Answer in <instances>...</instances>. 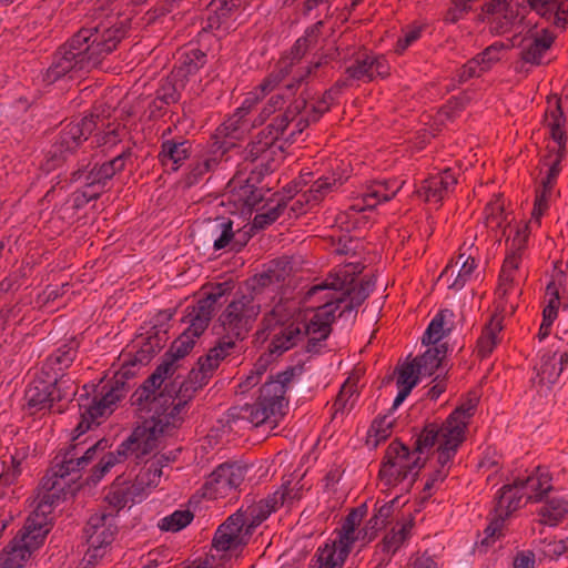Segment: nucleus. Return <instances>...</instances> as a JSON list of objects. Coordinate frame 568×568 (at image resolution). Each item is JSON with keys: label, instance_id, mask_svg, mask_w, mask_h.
Segmentation results:
<instances>
[{"label": "nucleus", "instance_id": "0e129e2a", "mask_svg": "<svg viewBox=\"0 0 568 568\" xmlns=\"http://www.w3.org/2000/svg\"><path fill=\"white\" fill-rule=\"evenodd\" d=\"M392 427L393 422L388 420L387 416L374 419L367 433V442L377 446L381 442L386 440L390 436Z\"/></svg>", "mask_w": 568, "mask_h": 568}, {"label": "nucleus", "instance_id": "f8f14e48", "mask_svg": "<svg viewBox=\"0 0 568 568\" xmlns=\"http://www.w3.org/2000/svg\"><path fill=\"white\" fill-rule=\"evenodd\" d=\"M98 119L99 114L92 112L78 121L65 124L47 154L44 164L47 170L60 166L70 155L74 154L80 145L98 129Z\"/></svg>", "mask_w": 568, "mask_h": 568}, {"label": "nucleus", "instance_id": "c756f323", "mask_svg": "<svg viewBox=\"0 0 568 568\" xmlns=\"http://www.w3.org/2000/svg\"><path fill=\"white\" fill-rule=\"evenodd\" d=\"M57 393V382H47L43 379L32 382L24 393V399L31 414L41 410H50L55 399H61Z\"/></svg>", "mask_w": 568, "mask_h": 568}, {"label": "nucleus", "instance_id": "c03bdc74", "mask_svg": "<svg viewBox=\"0 0 568 568\" xmlns=\"http://www.w3.org/2000/svg\"><path fill=\"white\" fill-rule=\"evenodd\" d=\"M544 122L549 129L552 140L558 143V146L565 145L566 133L564 131V126L566 123V116L561 108L560 99L548 101Z\"/></svg>", "mask_w": 568, "mask_h": 568}, {"label": "nucleus", "instance_id": "e433bc0d", "mask_svg": "<svg viewBox=\"0 0 568 568\" xmlns=\"http://www.w3.org/2000/svg\"><path fill=\"white\" fill-rule=\"evenodd\" d=\"M526 497L515 479L513 484L504 485L496 498L494 513L506 520V518L520 508L523 498Z\"/></svg>", "mask_w": 568, "mask_h": 568}, {"label": "nucleus", "instance_id": "c9c22d12", "mask_svg": "<svg viewBox=\"0 0 568 568\" xmlns=\"http://www.w3.org/2000/svg\"><path fill=\"white\" fill-rule=\"evenodd\" d=\"M395 374L398 394L394 399L392 410H395L406 399L412 389L418 384L422 376L414 361L398 365L395 369Z\"/></svg>", "mask_w": 568, "mask_h": 568}, {"label": "nucleus", "instance_id": "864d4df0", "mask_svg": "<svg viewBox=\"0 0 568 568\" xmlns=\"http://www.w3.org/2000/svg\"><path fill=\"white\" fill-rule=\"evenodd\" d=\"M568 514V500L560 497H551L538 510L540 523L555 526Z\"/></svg>", "mask_w": 568, "mask_h": 568}, {"label": "nucleus", "instance_id": "de8ad7c7", "mask_svg": "<svg viewBox=\"0 0 568 568\" xmlns=\"http://www.w3.org/2000/svg\"><path fill=\"white\" fill-rule=\"evenodd\" d=\"M501 329V318L493 316L489 323L484 326L481 334L477 339V356H479L483 359L488 357L493 353V351L500 341L499 334Z\"/></svg>", "mask_w": 568, "mask_h": 568}, {"label": "nucleus", "instance_id": "f257e3e1", "mask_svg": "<svg viewBox=\"0 0 568 568\" xmlns=\"http://www.w3.org/2000/svg\"><path fill=\"white\" fill-rule=\"evenodd\" d=\"M128 28L120 22H99L81 28L53 54L50 67L42 75L47 84H53L70 73L98 68L125 38Z\"/></svg>", "mask_w": 568, "mask_h": 568}, {"label": "nucleus", "instance_id": "423d86ee", "mask_svg": "<svg viewBox=\"0 0 568 568\" xmlns=\"http://www.w3.org/2000/svg\"><path fill=\"white\" fill-rule=\"evenodd\" d=\"M62 489L49 478H42L36 497V507L32 514L27 518L22 529L17 536L32 551L37 550L44 541L49 528V515L53 508L64 499Z\"/></svg>", "mask_w": 568, "mask_h": 568}, {"label": "nucleus", "instance_id": "72a5a7b5", "mask_svg": "<svg viewBox=\"0 0 568 568\" xmlns=\"http://www.w3.org/2000/svg\"><path fill=\"white\" fill-rule=\"evenodd\" d=\"M206 234L213 244L215 251L230 247L232 251H239L240 246L234 242L233 221L221 216L206 224Z\"/></svg>", "mask_w": 568, "mask_h": 568}, {"label": "nucleus", "instance_id": "3c124183", "mask_svg": "<svg viewBox=\"0 0 568 568\" xmlns=\"http://www.w3.org/2000/svg\"><path fill=\"white\" fill-rule=\"evenodd\" d=\"M446 352L447 347L445 345L430 347L424 354L416 356L413 361L422 375L432 376L442 365Z\"/></svg>", "mask_w": 568, "mask_h": 568}, {"label": "nucleus", "instance_id": "2f4dec72", "mask_svg": "<svg viewBox=\"0 0 568 568\" xmlns=\"http://www.w3.org/2000/svg\"><path fill=\"white\" fill-rule=\"evenodd\" d=\"M367 513L365 504L353 508L347 516L343 519L342 526L336 530V540L339 545L352 550L355 541L365 539L367 537L366 529H358L363 518Z\"/></svg>", "mask_w": 568, "mask_h": 568}, {"label": "nucleus", "instance_id": "69168bd1", "mask_svg": "<svg viewBox=\"0 0 568 568\" xmlns=\"http://www.w3.org/2000/svg\"><path fill=\"white\" fill-rule=\"evenodd\" d=\"M128 457V454L122 452V444H120L115 452L108 453L101 458L94 467V477L101 479L114 465L125 460Z\"/></svg>", "mask_w": 568, "mask_h": 568}, {"label": "nucleus", "instance_id": "aec40b11", "mask_svg": "<svg viewBox=\"0 0 568 568\" xmlns=\"http://www.w3.org/2000/svg\"><path fill=\"white\" fill-rule=\"evenodd\" d=\"M247 468L236 463L219 465L204 483L203 496L209 499L225 498L234 495L244 481Z\"/></svg>", "mask_w": 568, "mask_h": 568}, {"label": "nucleus", "instance_id": "052dcab7", "mask_svg": "<svg viewBox=\"0 0 568 568\" xmlns=\"http://www.w3.org/2000/svg\"><path fill=\"white\" fill-rule=\"evenodd\" d=\"M194 515L189 509L175 510L169 516L159 520L158 527L162 531L178 532L185 528L193 520Z\"/></svg>", "mask_w": 568, "mask_h": 568}, {"label": "nucleus", "instance_id": "6e6552de", "mask_svg": "<svg viewBox=\"0 0 568 568\" xmlns=\"http://www.w3.org/2000/svg\"><path fill=\"white\" fill-rule=\"evenodd\" d=\"M301 333V324L293 320L286 303L280 302L264 315L256 337L261 341L271 338L267 349L271 355L278 356L296 344Z\"/></svg>", "mask_w": 568, "mask_h": 568}, {"label": "nucleus", "instance_id": "37998d69", "mask_svg": "<svg viewBox=\"0 0 568 568\" xmlns=\"http://www.w3.org/2000/svg\"><path fill=\"white\" fill-rule=\"evenodd\" d=\"M235 341L236 339L226 337L225 335L216 346L209 351L205 357L199 358L197 369L211 379L213 372L219 367L220 362L224 359L230 354V349L235 346Z\"/></svg>", "mask_w": 568, "mask_h": 568}, {"label": "nucleus", "instance_id": "6e6d98bb", "mask_svg": "<svg viewBox=\"0 0 568 568\" xmlns=\"http://www.w3.org/2000/svg\"><path fill=\"white\" fill-rule=\"evenodd\" d=\"M245 126L239 118L231 115L216 128L210 142H225L230 144L231 149L234 146L233 140H237L243 135Z\"/></svg>", "mask_w": 568, "mask_h": 568}, {"label": "nucleus", "instance_id": "a211bd4d", "mask_svg": "<svg viewBox=\"0 0 568 568\" xmlns=\"http://www.w3.org/2000/svg\"><path fill=\"white\" fill-rule=\"evenodd\" d=\"M174 427L161 415L155 416L153 422L145 419L143 425L134 428L132 434L122 442V452L128 456L141 459L151 454L158 447L159 437L169 434Z\"/></svg>", "mask_w": 568, "mask_h": 568}, {"label": "nucleus", "instance_id": "20e7f679", "mask_svg": "<svg viewBox=\"0 0 568 568\" xmlns=\"http://www.w3.org/2000/svg\"><path fill=\"white\" fill-rule=\"evenodd\" d=\"M293 129V121L284 111L272 122L255 134L243 151L245 162L252 164L251 180L258 181L265 174L273 172L283 160L284 146L281 140H287Z\"/></svg>", "mask_w": 568, "mask_h": 568}, {"label": "nucleus", "instance_id": "4c0bfd02", "mask_svg": "<svg viewBox=\"0 0 568 568\" xmlns=\"http://www.w3.org/2000/svg\"><path fill=\"white\" fill-rule=\"evenodd\" d=\"M526 497L515 479L513 484L504 485L496 498L494 513L506 520V518L520 508L523 498Z\"/></svg>", "mask_w": 568, "mask_h": 568}, {"label": "nucleus", "instance_id": "603ef678", "mask_svg": "<svg viewBox=\"0 0 568 568\" xmlns=\"http://www.w3.org/2000/svg\"><path fill=\"white\" fill-rule=\"evenodd\" d=\"M79 344L75 339H70L68 343L57 348L48 358L47 364L55 373L63 372L69 368L78 355Z\"/></svg>", "mask_w": 568, "mask_h": 568}, {"label": "nucleus", "instance_id": "7ed1b4c3", "mask_svg": "<svg viewBox=\"0 0 568 568\" xmlns=\"http://www.w3.org/2000/svg\"><path fill=\"white\" fill-rule=\"evenodd\" d=\"M303 373L304 365L297 364L286 367L275 376H270L260 388L256 402L233 408L232 416L247 420L254 426L267 422L276 424L278 418L285 415L288 405L287 389Z\"/></svg>", "mask_w": 568, "mask_h": 568}, {"label": "nucleus", "instance_id": "79ce46f5", "mask_svg": "<svg viewBox=\"0 0 568 568\" xmlns=\"http://www.w3.org/2000/svg\"><path fill=\"white\" fill-rule=\"evenodd\" d=\"M351 549L339 545L336 540L326 542L324 546L318 547L315 558V568H343Z\"/></svg>", "mask_w": 568, "mask_h": 568}, {"label": "nucleus", "instance_id": "2eb2a0df", "mask_svg": "<svg viewBox=\"0 0 568 568\" xmlns=\"http://www.w3.org/2000/svg\"><path fill=\"white\" fill-rule=\"evenodd\" d=\"M338 97L339 95L329 88L323 93L321 99L310 103V94L303 91L285 110L288 118L293 121V129L287 140L296 141L297 136L301 135L306 128L320 121L323 114L329 111Z\"/></svg>", "mask_w": 568, "mask_h": 568}, {"label": "nucleus", "instance_id": "393cba45", "mask_svg": "<svg viewBox=\"0 0 568 568\" xmlns=\"http://www.w3.org/2000/svg\"><path fill=\"white\" fill-rule=\"evenodd\" d=\"M400 187L402 185L396 180L375 181L366 187L361 196L355 199L347 212L359 213L374 209L379 203L392 200Z\"/></svg>", "mask_w": 568, "mask_h": 568}, {"label": "nucleus", "instance_id": "8fccbe9b", "mask_svg": "<svg viewBox=\"0 0 568 568\" xmlns=\"http://www.w3.org/2000/svg\"><path fill=\"white\" fill-rule=\"evenodd\" d=\"M33 551L16 536L0 557V568H23Z\"/></svg>", "mask_w": 568, "mask_h": 568}, {"label": "nucleus", "instance_id": "6ab92c4d", "mask_svg": "<svg viewBox=\"0 0 568 568\" xmlns=\"http://www.w3.org/2000/svg\"><path fill=\"white\" fill-rule=\"evenodd\" d=\"M230 144L225 142H209L200 152L192 154L191 162L183 174L184 186L192 187L204 180L205 175L214 172L226 160Z\"/></svg>", "mask_w": 568, "mask_h": 568}, {"label": "nucleus", "instance_id": "bb28decb", "mask_svg": "<svg viewBox=\"0 0 568 568\" xmlns=\"http://www.w3.org/2000/svg\"><path fill=\"white\" fill-rule=\"evenodd\" d=\"M219 291L207 294L204 298L197 301L194 306L186 308L185 321L189 323L186 328L193 336L200 337L207 328L215 308L217 300L222 296L223 291L219 285Z\"/></svg>", "mask_w": 568, "mask_h": 568}, {"label": "nucleus", "instance_id": "4d7b16f0", "mask_svg": "<svg viewBox=\"0 0 568 568\" xmlns=\"http://www.w3.org/2000/svg\"><path fill=\"white\" fill-rule=\"evenodd\" d=\"M448 316H453V312L449 310H442L435 315L423 335V344L435 345L446 336L450 331V328H445V322Z\"/></svg>", "mask_w": 568, "mask_h": 568}, {"label": "nucleus", "instance_id": "473e14b6", "mask_svg": "<svg viewBox=\"0 0 568 568\" xmlns=\"http://www.w3.org/2000/svg\"><path fill=\"white\" fill-rule=\"evenodd\" d=\"M528 501L539 503L552 489V477L546 468L536 467L529 475L516 478Z\"/></svg>", "mask_w": 568, "mask_h": 568}, {"label": "nucleus", "instance_id": "9d476101", "mask_svg": "<svg viewBox=\"0 0 568 568\" xmlns=\"http://www.w3.org/2000/svg\"><path fill=\"white\" fill-rule=\"evenodd\" d=\"M423 465L420 456H415L407 446L394 440L387 447L379 477L385 485L394 487L402 485V490L408 491Z\"/></svg>", "mask_w": 568, "mask_h": 568}, {"label": "nucleus", "instance_id": "f3484780", "mask_svg": "<svg viewBox=\"0 0 568 568\" xmlns=\"http://www.w3.org/2000/svg\"><path fill=\"white\" fill-rule=\"evenodd\" d=\"M83 532L89 546L84 558L89 561L102 558L118 532L115 514L104 509L91 515Z\"/></svg>", "mask_w": 568, "mask_h": 568}, {"label": "nucleus", "instance_id": "774afa93", "mask_svg": "<svg viewBox=\"0 0 568 568\" xmlns=\"http://www.w3.org/2000/svg\"><path fill=\"white\" fill-rule=\"evenodd\" d=\"M505 49V44L503 42H494L489 47H487L483 52L476 55V59H479V63L481 64V70L486 72L491 68L494 63L500 60V52Z\"/></svg>", "mask_w": 568, "mask_h": 568}, {"label": "nucleus", "instance_id": "dca6fc26", "mask_svg": "<svg viewBox=\"0 0 568 568\" xmlns=\"http://www.w3.org/2000/svg\"><path fill=\"white\" fill-rule=\"evenodd\" d=\"M209 381L201 371L193 368L182 382H179L176 377L174 381L165 384V393L170 395L169 410L166 409L161 416L170 422L174 428L179 427L183 422L186 405Z\"/></svg>", "mask_w": 568, "mask_h": 568}, {"label": "nucleus", "instance_id": "bf43d9fd", "mask_svg": "<svg viewBox=\"0 0 568 568\" xmlns=\"http://www.w3.org/2000/svg\"><path fill=\"white\" fill-rule=\"evenodd\" d=\"M263 209H266L263 212H258L255 214L253 219V225L256 229H265L266 226L274 223L286 209V202L284 199H274L271 200L270 203H266Z\"/></svg>", "mask_w": 568, "mask_h": 568}, {"label": "nucleus", "instance_id": "49530a36", "mask_svg": "<svg viewBox=\"0 0 568 568\" xmlns=\"http://www.w3.org/2000/svg\"><path fill=\"white\" fill-rule=\"evenodd\" d=\"M344 180L342 175L332 173L331 175H323L318 178L310 186L307 191L303 192L306 203L318 204L328 193L337 190L343 185Z\"/></svg>", "mask_w": 568, "mask_h": 568}, {"label": "nucleus", "instance_id": "a18cd8bd", "mask_svg": "<svg viewBox=\"0 0 568 568\" xmlns=\"http://www.w3.org/2000/svg\"><path fill=\"white\" fill-rule=\"evenodd\" d=\"M165 335L166 332H155L153 334H148L145 337L141 335L135 341L138 349L133 355V358L139 363L140 366L146 365L154 357V355L164 347L166 342Z\"/></svg>", "mask_w": 568, "mask_h": 568}, {"label": "nucleus", "instance_id": "338daca9", "mask_svg": "<svg viewBox=\"0 0 568 568\" xmlns=\"http://www.w3.org/2000/svg\"><path fill=\"white\" fill-rule=\"evenodd\" d=\"M333 251L339 255H355L361 247V240L348 234H342L336 240L332 236Z\"/></svg>", "mask_w": 568, "mask_h": 568}, {"label": "nucleus", "instance_id": "b1692460", "mask_svg": "<svg viewBox=\"0 0 568 568\" xmlns=\"http://www.w3.org/2000/svg\"><path fill=\"white\" fill-rule=\"evenodd\" d=\"M397 526L398 527L392 528V530L377 544L373 557V561L376 562L374 568L387 567L392 561L393 556L410 538L414 527L413 518Z\"/></svg>", "mask_w": 568, "mask_h": 568}, {"label": "nucleus", "instance_id": "9b49d317", "mask_svg": "<svg viewBox=\"0 0 568 568\" xmlns=\"http://www.w3.org/2000/svg\"><path fill=\"white\" fill-rule=\"evenodd\" d=\"M133 159L132 145H125L122 151L113 159L103 162L102 164H94L91 169V161L83 159L79 162L78 169L71 173L70 180L72 182L82 181L84 185L90 187H98L95 192L83 191V202L89 203L90 201L100 197L105 184L119 172H122L129 162Z\"/></svg>", "mask_w": 568, "mask_h": 568}, {"label": "nucleus", "instance_id": "ddd939ff", "mask_svg": "<svg viewBox=\"0 0 568 568\" xmlns=\"http://www.w3.org/2000/svg\"><path fill=\"white\" fill-rule=\"evenodd\" d=\"M126 393L128 387L119 386L110 381L102 386L99 396H94L92 399L85 397V402L82 400L79 403L81 419L74 428L72 440H78L93 425H100V418L109 416L114 410L118 402H120Z\"/></svg>", "mask_w": 568, "mask_h": 568}, {"label": "nucleus", "instance_id": "58836bf2", "mask_svg": "<svg viewBox=\"0 0 568 568\" xmlns=\"http://www.w3.org/2000/svg\"><path fill=\"white\" fill-rule=\"evenodd\" d=\"M196 336L185 329L171 345L169 351L164 354L161 364H168V375L171 377L179 368V359L186 356L195 344Z\"/></svg>", "mask_w": 568, "mask_h": 568}, {"label": "nucleus", "instance_id": "412c9836", "mask_svg": "<svg viewBox=\"0 0 568 568\" xmlns=\"http://www.w3.org/2000/svg\"><path fill=\"white\" fill-rule=\"evenodd\" d=\"M450 439V436L446 434L445 422L442 425L430 423L416 436L412 452L415 453V456H419L437 445V463L439 466L447 467L459 448V446L452 447L447 444Z\"/></svg>", "mask_w": 568, "mask_h": 568}, {"label": "nucleus", "instance_id": "5701e85b", "mask_svg": "<svg viewBox=\"0 0 568 568\" xmlns=\"http://www.w3.org/2000/svg\"><path fill=\"white\" fill-rule=\"evenodd\" d=\"M390 73L387 59L373 52H359L352 63L345 69L348 79L362 82H372L376 78L385 79Z\"/></svg>", "mask_w": 568, "mask_h": 568}, {"label": "nucleus", "instance_id": "e2e57ef3", "mask_svg": "<svg viewBox=\"0 0 568 568\" xmlns=\"http://www.w3.org/2000/svg\"><path fill=\"white\" fill-rule=\"evenodd\" d=\"M485 224L491 230L501 227L504 223V203L499 196H496L484 209Z\"/></svg>", "mask_w": 568, "mask_h": 568}, {"label": "nucleus", "instance_id": "c85d7f7f", "mask_svg": "<svg viewBox=\"0 0 568 568\" xmlns=\"http://www.w3.org/2000/svg\"><path fill=\"white\" fill-rule=\"evenodd\" d=\"M477 406L476 398H468L456 407L445 420L446 434L450 436L447 444L452 447L460 446L465 440V430L470 417L474 415Z\"/></svg>", "mask_w": 568, "mask_h": 568}, {"label": "nucleus", "instance_id": "680f3d73", "mask_svg": "<svg viewBox=\"0 0 568 568\" xmlns=\"http://www.w3.org/2000/svg\"><path fill=\"white\" fill-rule=\"evenodd\" d=\"M105 501L108 505L112 508L110 513L115 514V517L118 516V513L124 508L128 504L131 503L132 497H130V493H128V489L125 488L124 484H116L114 483L109 493L105 496Z\"/></svg>", "mask_w": 568, "mask_h": 568}, {"label": "nucleus", "instance_id": "4468645a", "mask_svg": "<svg viewBox=\"0 0 568 568\" xmlns=\"http://www.w3.org/2000/svg\"><path fill=\"white\" fill-rule=\"evenodd\" d=\"M171 378L168 375V364H160L155 371L139 386L131 395V405L135 407L140 414H151L148 422H153L155 416H160L166 409L169 410L170 395L165 393V386H161L166 379Z\"/></svg>", "mask_w": 568, "mask_h": 568}, {"label": "nucleus", "instance_id": "f704fd0d", "mask_svg": "<svg viewBox=\"0 0 568 568\" xmlns=\"http://www.w3.org/2000/svg\"><path fill=\"white\" fill-rule=\"evenodd\" d=\"M336 306L329 300L323 305L317 307V311L310 320L308 324L303 325L306 328L307 334L314 336V338L322 341L326 339L331 333V325L335 321Z\"/></svg>", "mask_w": 568, "mask_h": 568}, {"label": "nucleus", "instance_id": "a878e982", "mask_svg": "<svg viewBox=\"0 0 568 568\" xmlns=\"http://www.w3.org/2000/svg\"><path fill=\"white\" fill-rule=\"evenodd\" d=\"M246 524L245 515L237 511L231 515L222 525L216 529L212 546L217 551H227L237 549L244 545L242 536L243 528Z\"/></svg>", "mask_w": 568, "mask_h": 568}, {"label": "nucleus", "instance_id": "39448f33", "mask_svg": "<svg viewBox=\"0 0 568 568\" xmlns=\"http://www.w3.org/2000/svg\"><path fill=\"white\" fill-rule=\"evenodd\" d=\"M361 272L362 267L359 264L349 263L344 265L331 274L325 282L311 287L307 294L313 296L324 290L334 291L329 296V301L339 311L338 317H341L345 313L355 311L369 295L368 282L361 283L357 288L354 286L355 277Z\"/></svg>", "mask_w": 568, "mask_h": 568}, {"label": "nucleus", "instance_id": "13d9d810", "mask_svg": "<svg viewBox=\"0 0 568 568\" xmlns=\"http://www.w3.org/2000/svg\"><path fill=\"white\" fill-rule=\"evenodd\" d=\"M183 88V81L178 80L175 75L171 74L160 81V85L155 91V97L169 105L175 104L181 99V91Z\"/></svg>", "mask_w": 568, "mask_h": 568}, {"label": "nucleus", "instance_id": "1a4fd4ad", "mask_svg": "<svg viewBox=\"0 0 568 568\" xmlns=\"http://www.w3.org/2000/svg\"><path fill=\"white\" fill-rule=\"evenodd\" d=\"M109 447V440L101 438L90 445L80 456V443L71 445L63 454H58L53 459L52 467L47 471L43 478H49L62 489L65 496L71 490V484L80 476L81 469L87 467L97 456Z\"/></svg>", "mask_w": 568, "mask_h": 568}, {"label": "nucleus", "instance_id": "f03ea898", "mask_svg": "<svg viewBox=\"0 0 568 568\" xmlns=\"http://www.w3.org/2000/svg\"><path fill=\"white\" fill-rule=\"evenodd\" d=\"M293 267L290 261L280 258L270 262L266 271L252 278V293H236L233 300L219 316V323L226 337L244 339L253 327L258 314L261 303L258 295L267 291L277 294L285 280L291 275Z\"/></svg>", "mask_w": 568, "mask_h": 568}, {"label": "nucleus", "instance_id": "cd10ccee", "mask_svg": "<svg viewBox=\"0 0 568 568\" xmlns=\"http://www.w3.org/2000/svg\"><path fill=\"white\" fill-rule=\"evenodd\" d=\"M456 184V172L453 169L447 168L424 180L418 193L425 201L437 204L453 192Z\"/></svg>", "mask_w": 568, "mask_h": 568}, {"label": "nucleus", "instance_id": "a19ab883", "mask_svg": "<svg viewBox=\"0 0 568 568\" xmlns=\"http://www.w3.org/2000/svg\"><path fill=\"white\" fill-rule=\"evenodd\" d=\"M97 121L98 129H95L94 139L98 146L111 149L129 136L126 126L120 122L114 121L105 124L100 115Z\"/></svg>", "mask_w": 568, "mask_h": 568}, {"label": "nucleus", "instance_id": "0eeeda50", "mask_svg": "<svg viewBox=\"0 0 568 568\" xmlns=\"http://www.w3.org/2000/svg\"><path fill=\"white\" fill-rule=\"evenodd\" d=\"M310 48L311 45L307 37L298 38L290 52L278 60L274 71L260 84L261 90L263 92L272 91L287 77L292 75V80L287 82L284 88L287 92L294 94L311 74H316V71L320 68L327 64L326 59H321L295 70V67L302 61Z\"/></svg>", "mask_w": 568, "mask_h": 568}, {"label": "nucleus", "instance_id": "ea45409f", "mask_svg": "<svg viewBox=\"0 0 568 568\" xmlns=\"http://www.w3.org/2000/svg\"><path fill=\"white\" fill-rule=\"evenodd\" d=\"M555 41V36L548 29H542L523 47L520 58L526 63L540 64L544 54L550 49Z\"/></svg>", "mask_w": 568, "mask_h": 568}, {"label": "nucleus", "instance_id": "5fc2aeb1", "mask_svg": "<svg viewBox=\"0 0 568 568\" xmlns=\"http://www.w3.org/2000/svg\"><path fill=\"white\" fill-rule=\"evenodd\" d=\"M291 491L292 490L288 489L287 485H282V487L278 490H276L273 495L260 500L256 507L252 509L251 515H254L255 511L258 510L255 517L260 521L265 520L272 513H274L285 503H287V496H291Z\"/></svg>", "mask_w": 568, "mask_h": 568}, {"label": "nucleus", "instance_id": "4be33fe9", "mask_svg": "<svg viewBox=\"0 0 568 568\" xmlns=\"http://www.w3.org/2000/svg\"><path fill=\"white\" fill-rule=\"evenodd\" d=\"M171 128L162 132L156 159L166 171L178 172L192 158L193 142L183 135L171 136Z\"/></svg>", "mask_w": 568, "mask_h": 568}, {"label": "nucleus", "instance_id": "7c9ffc66", "mask_svg": "<svg viewBox=\"0 0 568 568\" xmlns=\"http://www.w3.org/2000/svg\"><path fill=\"white\" fill-rule=\"evenodd\" d=\"M526 0H491L486 4V12L490 14H501L497 22V31H508L518 19L524 18L527 10Z\"/></svg>", "mask_w": 568, "mask_h": 568}, {"label": "nucleus", "instance_id": "09e8293b", "mask_svg": "<svg viewBox=\"0 0 568 568\" xmlns=\"http://www.w3.org/2000/svg\"><path fill=\"white\" fill-rule=\"evenodd\" d=\"M206 58V53L197 48L187 49L180 54L172 74L176 78L193 75L205 65Z\"/></svg>", "mask_w": 568, "mask_h": 568}]
</instances>
